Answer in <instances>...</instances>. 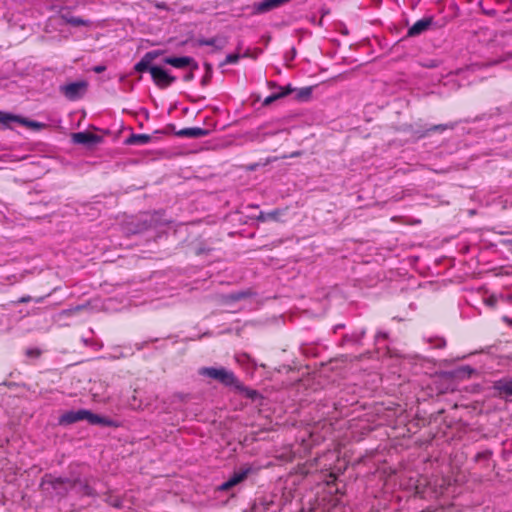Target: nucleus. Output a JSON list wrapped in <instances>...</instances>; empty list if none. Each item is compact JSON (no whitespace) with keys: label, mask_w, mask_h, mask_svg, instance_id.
<instances>
[{"label":"nucleus","mask_w":512,"mask_h":512,"mask_svg":"<svg viewBox=\"0 0 512 512\" xmlns=\"http://www.w3.org/2000/svg\"><path fill=\"white\" fill-rule=\"evenodd\" d=\"M163 54L161 50H153L144 54L141 60L135 64L134 69L137 72L149 71L154 84L160 89H165L171 86L176 77L171 75L168 70L158 65H152V62Z\"/></svg>","instance_id":"nucleus-1"},{"label":"nucleus","mask_w":512,"mask_h":512,"mask_svg":"<svg viewBox=\"0 0 512 512\" xmlns=\"http://www.w3.org/2000/svg\"><path fill=\"white\" fill-rule=\"evenodd\" d=\"M199 375L217 380L226 387H231L235 391L245 395L247 398L255 399L257 392L246 387L234 374L233 371L224 367H202L198 371Z\"/></svg>","instance_id":"nucleus-2"},{"label":"nucleus","mask_w":512,"mask_h":512,"mask_svg":"<svg viewBox=\"0 0 512 512\" xmlns=\"http://www.w3.org/2000/svg\"><path fill=\"white\" fill-rule=\"evenodd\" d=\"M258 469L254 468L251 465H244L239 470L234 471V473L229 477L227 481L222 483L219 487V491H229L236 485L242 483L244 480L247 479V477L252 474L256 473Z\"/></svg>","instance_id":"nucleus-3"},{"label":"nucleus","mask_w":512,"mask_h":512,"mask_svg":"<svg viewBox=\"0 0 512 512\" xmlns=\"http://www.w3.org/2000/svg\"><path fill=\"white\" fill-rule=\"evenodd\" d=\"M88 83L84 80L61 85L59 91L70 101H75L83 97L86 93Z\"/></svg>","instance_id":"nucleus-4"},{"label":"nucleus","mask_w":512,"mask_h":512,"mask_svg":"<svg viewBox=\"0 0 512 512\" xmlns=\"http://www.w3.org/2000/svg\"><path fill=\"white\" fill-rule=\"evenodd\" d=\"M162 61L164 64L178 69L191 68L192 70H198L199 68L198 63L194 60V58L189 56H168L165 57Z\"/></svg>","instance_id":"nucleus-5"},{"label":"nucleus","mask_w":512,"mask_h":512,"mask_svg":"<svg viewBox=\"0 0 512 512\" xmlns=\"http://www.w3.org/2000/svg\"><path fill=\"white\" fill-rule=\"evenodd\" d=\"M90 411L86 409L66 411L59 417L60 425H71L73 423L86 420L89 423Z\"/></svg>","instance_id":"nucleus-6"},{"label":"nucleus","mask_w":512,"mask_h":512,"mask_svg":"<svg viewBox=\"0 0 512 512\" xmlns=\"http://www.w3.org/2000/svg\"><path fill=\"white\" fill-rule=\"evenodd\" d=\"M43 483L49 484L58 493L66 492L75 486V482L68 478L53 477L52 475H46Z\"/></svg>","instance_id":"nucleus-7"},{"label":"nucleus","mask_w":512,"mask_h":512,"mask_svg":"<svg viewBox=\"0 0 512 512\" xmlns=\"http://www.w3.org/2000/svg\"><path fill=\"white\" fill-rule=\"evenodd\" d=\"M433 19L431 17H425L415 22L407 32L408 37H415L426 32L432 25Z\"/></svg>","instance_id":"nucleus-8"},{"label":"nucleus","mask_w":512,"mask_h":512,"mask_svg":"<svg viewBox=\"0 0 512 512\" xmlns=\"http://www.w3.org/2000/svg\"><path fill=\"white\" fill-rule=\"evenodd\" d=\"M493 388L501 398L512 397V378H502L494 382Z\"/></svg>","instance_id":"nucleus-9"},{"label":"nucleus","mask_w":512,"mask_h":512,"mask_svg":"<svg viewBox=\"0 0 512 512\" xmlns=\"http://www.w3.org/2000/svg\"><path fill=\"white\" fill-rule=\"evenodd\" d=\"M89 424L92 425H101L105 427H120V422L108 417L100 416L98 414H94L90 411L89 415Z\"/></svg>","instance_id":"nucleus-10"},{"label":"nucleus","mask_w":512,"mask_h":512,"mask_svg":"<svg viewBox=\"0 0 512 512\" xmlns=\"http://www.w3.org/2000/svg\"><path fill=\"white\" fill-rule=\"evenodd\" d=\"M99 137L90 132H77L72 134V141L75 144L87 145L97 142Z\"/></svg>","instance_id":"nucleus-11"},{"label":"nucleus","mask_w":512,"mask_h":512,"mask_svg":"<svg viewBox=\"0 0 512 512\" xmlns=\"http://www.w3.org/2000/svg\"><path fill=\"white\" fill-rule=\"evenodd\" d=\"M0 123L6 127H10L12 123H20V124H24V125H36L35 123L28 122L19 116H16V115H13L10 113L1 112V111H0Z\"/></svg>","instance_id":"nucleus-12"},{"label":"nucleus","mask_w":512,"mask_h":512,"mask_svg":"<svg viewBox=\"0 0 512 512\" xmlns=\"http://www.w3.org/2000/svg\"><path fill=\"white\" fill-rule=\"evenodd\" d=\"M278 6L277 0H263L259 3H255L253 9L255 13L260 14L270 11Z\"/></svg>","instance_id":"nucleus-13"},{"label":"nucleus","mask_w":512,"mask_h":512,"mask_svg":"<svg viewBox=\"0 0 512 512\" xmlns=\"http://www.w3.org/2000/svg\"><path fill=\"white\" fill-rule=\"evenodd\" d=\"M61 18L65 21V23H67L71 26H74V27H78V26L89 27L92 24L90 20H85L80 17L73 16L71 14H62Z\"/></svg>","instance_id":"nucleus-14"},{"label":"nucleus","mask_w":512,"mask_h":512,"mask_svg":"<svg viewBox=\"0 0 512 512\" xmlns=\"http://www.w3.org/2000/svg\"><path fill=\"white\" fill-rule=\"evenodd\" d=\"M208 134V131L203 128L199 127H193V128H185L178 132V135L190 137V138H199L206 136Z\"/></svg>","instance_id":"nucleus-15"},{"label":"nucleus","mask_w":512,"mask_h":512,"mask_svg":"<svg viewBox=\"0 0 512 512\" xmlns=\"http://www.w3.org/2000/svg\"><path fill=\"white\" fill-rule=\"evenodd\" d=\"M197 44L199 46H212L216 50H221L225 46V41L219 39L218 37H213L209 39L201 38L197 40Z\"/></svg>","instance_id":"nucleus-16"},{"label":"nucleus","mask_w":512,"mask_h":512,"mask_svg":"<svg viewBox=\"0 0 512 512\" xmlns=\"http://www.w3.org/2000/svg\"><path fill=\"white\" fill-rule=\"evenodd\" d=\"M151 136L147 134H131L125 143L128 145H143L150 142Z\"/></svg>","instance_id":"nucleus-17"},{"label":"nucleus","mask_w":512,"mask_h":512,"mask_svg":"<svg viewBox=\"0 0 512 512\" xmlns=\"http://www.w3.org/2000/svg\"><path fill=\"white\" fill-rule=\"evenodd\" d=\"M292 92V89L290 87H287V88H281V92L279 93H275V94H272L270 96H268L263 104L264 105H270L271 103H273L275 100L279 99V98H282V97H285L287 95H289L290 93Z\"/></svg>","instance_id":"nucleus-18"},{"label":"nucleus","mask_w":512,"mask_h":512,"mask_svg":"<svg viewBox=\"0 0 512 512\" xmlns=\"http://www.w3.org/2000/svg\"><path fill=\"white\" fill-rule=\"evenodd\" d=\"M282 214V211L280 209H275L271 212H261L258 216V220L260 221H267V220H275L277 221L279 219V216Z\"/></svg>","instance_id":"nucleus-19"},{"label":"nucleus","mask_w":512,"mask_h":512,"mask_svg":"<svg viewBox=\"0 0 512 512\" xmlns=\"http://www.w3.org/2000/svg\"><path fill=\"white\" fill-rule=\"evenodd\" d=\"M107 502L113 506V507H116V508H119V509H122V508H126L127 506L125 505V500L119 496H109L107 498Z\"/></svg>","instance_id":"nucleus-20"},{"label":"nucleus","mask_w":512,"mask_h":512,"mask_svg":"<svg viewBox=\"0 0 512 512\" xmlns=\"http://www.w3.org/2000/svg\"><path fill=\"white\" fill-rule=\"evenodd\" d=\"M365 332L361 331L358 333H352L351 335H345L343 341L345 342H359L364 337Z\"/></svg>","instance_id":"nucleus-21"},{"label":"nucleus","mask_w":512,"mask_h":512,"mask_svg":"<svg viewBox=\"0 0 512 512\" xmlns=\"http://www.w3.org/2000/svg\"><path fill=\"white\" fill-rule=\"evenodd\" d=\"M454 128H455V124L454 123L439 124V125H434L431 128H429L428 132H431V131H444V130H447V129H451L452 130Z\"/></svg>","instance_id":"nucleus-22"},{"label":"nucleus","mask_w":512,"mask_h":512,"mask_svg":"<svg viewBox=\"0 0 512 512\" xmlns=\"http://www.w3.org/2000/svg\"><path fill=\"white\" fill-rule=\"evenodd\" d=\"M240 59V55L238 53L228 54L225 58V61L222 63V65L226 64H235Z\"/></svg>","instance_id":"nucleus-23"},{"label":"nucleus","mask_w":512,"mask_h":512,"mask_svg":"<svg viewBox=\"0 0 512 512\" xmlns=\"http://www.w3.org/2000/svg\"><path fill=\"white\" fill-rule=\"evenodd\" d=\"M498 300H499V297H498V296H496V295H490V296H488V297H486V298L484 299V303H485L487 306H489V307H491V308H494V307H496V305H497V303H498Z\"/></svg>","instance_id":"nucleus-24"},{"label":"nucleus","mask_w":512,"mask_h":512,"mask_svg":"<svg viewBox=\"0 0 512 512\" xmlns=\"http://www.w3.org/2000/svg\"><path fill=\"white\" fill-rule=\"evenodd\" d=\"M205 68L207 70L206 75L202 78V85H207L211 79V65L206 63Z\"/></svg>","instance_id":"nucleus-25"},{"label":"nucleus","mask_w":512,"mask_h":512,"mask_svg":"<svg viewBox=\"0 0 512 512\" xmlns=\"http://www.w3.org/2000/svg\"><path fill=\"white\" fill-rule=\"evenodd\" d=\"M188 69H189V71L187 73H185L183 76V80L185 82H190L194 79V71L195 70H192L191 68H188Z\"/></svg>","instance_id":"nucleus-26"},{"label":"nucleus","mask_w":512,"mask_h":512,"mask_svg":"<svg viewBox=\"0 0 512 512\" xmlns=\"http://www.w3.org/2000/svg\"><path fill=\"white\" fill-rule=\"evenodd\" d=\"M236 293H237V297L239 300L245 299L251 295V292L248 290L247 291H239Z\"/></svg>","instance_id":"nucleus-27"},{"label":"nucleus","mask_w":512,"mask_h":512,"mask_svg":"<svg viewBox=\"0 0 512 512\" xmlns=\"http://www.w3.org/2000/svg\"><path fill=\"white\" fill-rule=\"evenodd\" d=\"M26 354L30 357H38L40 355V351L38 349H28Z\"/></svg>","instance_id":"nucleus-28"},{"label":"nucleus","mask_w":512,"mask_h":512,"mask_svg":"<svg viewBox=\"0 0 512 512\" xmlns=\"http://www.w3.org/2000/svg\"><path fill=\"white\" fill-rule=\"evenodd\" d=\"M227 299L230 300V301H239L238 297H237V293L234 292V293H231L227 296Z\"/></svg>","instance_id":"nucleus-29"},{"label":"nucleus","mask_w":512,"mask_h":512,"mask_svg":"<svg viewBox=\"0 0 512 512\" xmlns=\"http://www.w3.org/2000/svg\"><path fill=\"white\" fill-rule=\"evenodd\" d=\"M105 69H106V68H105V66H103V65L95 66V67L93 68L94 72H96V73H102L103 71H105Z\"/></svg>","instance_id":"nucleus-30"},{"label":"nucleus","mask_w":512,"mask_h":512,"mask_svg":"<svg viewBox=\"0 0 512 512\" xmlns=\"http://www.w3.org/2000/svg\"><path fill=\"white\" fill-rule=\"evenodd\" d=\"M387 333L386 332H378L377 335H376V338L377 339H380V338H383V339H386L387 338Z\"/></svg>","instance_id":"nucleus-31"},{"label":"nucleus","mask_w":512,"mask_h":512,"mask_svg":"<svg viewBox=\"0 0 512 512\" xmlns=\"http://www.w3.org/2000/svg\"><path fill=\"white\" fill-rule=\"evenodd\" d=\"M84 493L86 495H92L93 494L92 489L88 485L84 486Z\"/></svg>","instance_id":"nucleus-32"},{"label":"nucleus","mask_w":512,"mask_h":512,"mask_svg":"<svg viewBox=\"0 0 512 512\" xmlns=\"http://www.w3.org/2000/svg\"><path fill=\"white\" fill-rule=\"evenodd\" d=\"M276 133H277V132H267V133H265V135L273 136V135H275Z\"/></svg>","instance_id":"nucleus-33"},{"label":"nucleus","mask_w":512,"mask_h":512,"mask_svg":"<svg viewBox=\"0 0 512 512\" xmlns=\"http://www.w3.org/2000/svg\"><path fill=\"white\" fill-rule=\"evenodd\" d=\"M445 345V342L443 340H440V343L438 344V347H443Z\"/></svg>","instance_id":"nucleus-34"},{"label":"nucleus","mask_w":512,"mask_h":512,"mask_svg":"<svg viewBox=\"0 0 512 512\" xmlns=\"http://www.w3.org/2000/svg\"><path fill=\"white\" fill-rule=\"evenodd\" d=\"M300 155V152H294L292 153L291 157H296V156H299Z\"/></svg>","instance_id":"nucleus-35"},{"label":"nucleus","mask_w":512,"mask_h":512,"mask_svg":"<svg viewBox=\"0 0 512 512\" xmlns=\"http://www.w3.org/2000/svg\"><path fill=\"white\" fill-rule=\"evenodd\" d=\"M270 87H276V84L274 82H269Z\"/></svg>","instance_id":"nucleus-36"}]
</instances>
